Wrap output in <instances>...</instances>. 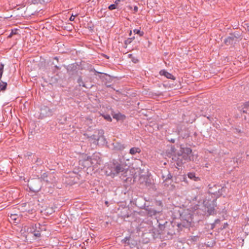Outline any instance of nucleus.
Returning a JSON list of instances; mask_svg holds the SVG:
<instances>
[{"mask_svg": "<svg viewBox=\"0 0 249 249\" xmlns=\"http://www.w3.org/2000/svg\"><path fill=\"white\" fill-rule=\"evenodd\" d=\"M178 153L179 166L186 161L194 160V155L192 150L186 145H180L179 150Z\"/></svg>", "mask_w": 249, "mask_h": 249, "instance_id": "nucleus-1", "label": "nucleus"}, {"mask_svg": "<svg viewBox=\"0 0 249 249\" xmlns=\"http://www.w3.org/2000/svg\"><path fill=\"white\" fill-rule=\"evenodd\" d=\"M124 159L119 157L117 159H113L108 164V168L110 171H127Z\"/></svg>", "mask_w": 249, "mask_h": 249, "instance_id": "nucleus-2", "label": "nucleus"}, {"mask_svg": "<svg viewBox=\"0 0 249 249\" xmlns=\"http://www.w3.org/2000/svg\"><path fill=\"white\" fill-rule=\"evenodd\" d=\"M216 198L213 197L212 200L209 198H206L203 201V205L205 208V211L208 214V215H214L217 213V207L216 205Z\"/></svg>", "mask_w": 249, "mask_h": 249, "instance_id": "nucleus-3", "label": "nucleus"}, {"mask_svg": "<svg viewBox=\"0 0 249 249\" xmlns=\"http://www.w3.org/2000/svg\"><path fill=\"white\" fill-rule=\"evenodd\" d=\"M209 193L213 195V197L216 199L222 196L226 195L228 193V189L224 184L223 186L214 185L213 187L211 186V185H209Z\"/></svg>", "mask_w": 249, "mask_h": 249, "instance_id": "nucleus-4", "label": "nucleus"}, {"mask_svg": "<svg viewBox=\"0 0 249 249\" xmlns=\"http://www.w3.org/2000/svg\"><path fill=\"white\" fill-rule=\"evenodd\" d=\"M242 39V34L240 31H235L229 33V36L224 40L225 45H233L239 42Z\"/></svg>", "mask_w": 249, "mask_h": 249, "instance_id": "nucleus-5", "label": "nucleus"}, {"mask_svg": "<svg viewBox=\"0 0 249 249\" xmlns=\"http://www.w3.org/2000/svg\"><path fill=\"white\" fill-rule=\"evenodd\" d=\"M118 210V215L120 217L123 218L126 221H130L131 219L133 218V214L132 210L128 206H124L121 205L120 206Z\"/></svg>", "mask_w": 249, "mask_h": 249, "instance_id": "nucleus-6", "label": "nucleus"}, {"mask_svg": "<svg viewBox=\"0 0 249 249\" xmlns=\"http://www.w3.org/2000/svg\"><path fill=\"white\" fill-rule=\"evenodd\" d=\"M78 66L77 63H74L69 65L66 68L68 75L73 80H75L78 74H82V72L78 71Z\"/></svg>", "mask_w": 249, "mask_h": 249, "instance_id": "nucleus-7", "label": "nucleus"}, {"mask_svg": "<svg viewBox=\"0 0 249 249\" xmlns=\"http://www.w3.org/2000/svg\"><path fill=\"white\" fill-rule=\"evenodd\" d=\"M146 200L145 198L142 196H136L135 197H132L130 200V203L135 205L136 207L143 209L147 205L146 203Z\"/></svg>", "mask_w": 249, "mask_h": 249, "instance_id": "nucleus-8", "label": "nucleus"}, {"mask_svg": "<svg viewBox=\"0 0 249 249\" xmlns=\"http://www.w3.org/2000/svg\"><path fill=\"white\" fill-rule=\"evenodd\" d=\"M143 173H145V172H138L139 179L142 182L146 181V180L147 179L148 174L149 173V172H147V175H146L145 174H142ZM136 174L137 172H135L134 175H131L132 177H128L125 179H124V180L126 181L130 182V183L135 182L138 178V176Z\"/></svg>", "mask_w": 249, "mask_h": 249, "instance_id": "nucleus-9", "label": "nucleus"}, {"mask_svg": "<svg viewBox=\"0 0 249 249\" xmlns=\"http://www.w3.org/2000/svg\"><path fill=\"white\" fill-rule=\"evenodd\" d=\"M28 186L31 192L37 193L38 192L41 188V181L39 178L37 179L33 178L29 181Z\"/></svg>", "mask_w": 249, "mask_h": 249, "instance_id": "nucleus-10", "label": "nucleus"}, {"mask_svg": "<svg viewBox=\"0 0 249 249\" xmlns=\"http://www.w3.org/2000/svg\"><path fill=\"white\" fill-rule=\"evenodd\" d=\"M160 234L159 231L156 228H151L149 230V232H144L142 234V236L147 240L146 242H148L151 239H154L158 237Z\"/></svg>", "mask_w": 249, "mask_h": 249, "instance_id": "nucleus-11", "label": "nucleus"}, {"mask_svg": "<svg viewBox=\"0 0 249 249\" xmlns=\"http://www.w3.org/2000/svg\"><path fill=\"white\" fill-rule=\"evenodd\" d=\"M178 151H177L174 145H170V149L166 150V154L169 157H172V160L177 161V164L178 166H179V163L178 153Z\"/></svg>", "mask_w": 249, "mask_h": 249, "instance_id": "nucleus-12", "label": "nucleus"}, {"mask_svg": "<svg viewBox=\"0 0 249 249\" xmlns=\"http://www.w3.org/2000/svg\"><path fill=\"white\" fill-rule=\"evenodd\" d=\"M40 111V117L42 118L51 116L55 111V109L54 108H50L47 106H42L41 107Z\"/></svg>", "mask_w": 249, "mask_h": 249, "instance_id": "nucleus-13", "label": "nucleus"}, {"mask_svg": "<svg viewBox=\"0 0 249 249\" xmlns=\"http://www.w3.org/2000/svg\"><path fill=\"white\" fill-rule=\"evenodd\" d=\"M192 222V215L189 213L187 217L184 219V220L182 221L181 223H177V226L179 228L181 229L182 227L188 228L191 226Z\"/></svg>", "mask_w": 249, "mask_h": 249, "instance_id": "nucleus-14", "label": "nucleus"}, {"mask_svg": "<svg viewBox=\"0 0 249 249\" xmlns=\"http://www.w3.org/2000/svg\"><path fill=\"white\" fill-rule=\"evenodd\" d=\"M53 173L50 172H44L43 175H42L40 178H38L39 179H40V181H44L46 182H53L55 179V178L53 176Z\"/></svg>", "mask_w": 249, "mask_h": 249, "instance_id": "nucleus-15", "label": "nucleus"}, {"mask_svg": "<svg viewBox=\"0 0 249 249\" xmlns=\"http://www.w3.org/2000/svg\"><path fill=\"white\" fill-rule=\"evenodd\" d=\"M111 145L113 150L120 152L123 151L126 147V145L119 142H113Z\"/></svg>", "mask_w": 249, "mask_h": 249, "instance_id": "nucleus-16", "label": "nucleus"}, {"mask_svg": "<svg viewBox=\"0 0 249 249\" xmlns=\"http://www.w3.org/2000/svg\"><path fill=\"white\" fill-rule=\"evenodd\" d=\"M94 162L91 161L89 157H87V159L83 161H80V165H81L84 168H87V170H90V167L91 165L94 164Z\"/></svg>", "mask_w": 249, "mask_h": 249, "instance_id": "nucleus-17", "label": "nucleus"}, {"mask_svg": "<svg viewBox=\"0 0 249 249\" xmlns=\"http://www.w3.org/2000/svg\"><path fill=\"white\" fill-rule=\"evenodd\" d=\"M146 212L147 214L149 216H152L153 215H156L158 213L160 212V211H157L153 209L152 206H149V205H146V207L143 209Z\"/></svg>", "mask_w": 249, "mask_h": 249, "instance_id": "nucleus-18", "label": "nucleus"}, {"mask_svg": "<svg viewBox=\"0 0 249 249\" xmlns=\"http://www.w3.org/2000/svg\"><path fill=\"white\" fill-rule=\"evenodd\" d=\"M99 77L103 82H105L106 85H107V83H111L113 79L114 78V77L106 73H104L103 75H99Z\"/></svg>", "mask_w": 249, "mask_h": 249, "instance_id": "nucleus-19", "label": "nucleus"}, {"mask_svg": "<svg viewBox=\"0 0 249 249\" xmlns=\"http://www.w3.org/2000/svg\"><path fill=\"white\" fill-rule=\"evenodd\" d=\"M190 132L188 128L184 127L183 129L178 130V134L183 139H186L190 136Z\"/></svg>", "mask_w": 249, "mask_h": 249, "instance_id": "nucleus-20", "label": "nucleus"}, {"mask_svg": "<svg viewBox=\"0 0 249 249\" xmlns=\"http://www.w3.org/2000/svg\"><path fill=\"white\" fill-rule=\"evenodd\" d=\"M159 74L161 76H164L167 79L173 80L176 79V77L172 74L169 73L165 69L161 70L159 72Z\"/></svg>", "mask_w": 249, "mask_h": 249, "instance_id": "nucleus-21", "label": "nucleus"}, {"mask_svg": "<svg viewBox=\"0 0 249 249\" xmlns=\"http://www.w3.org/2000/svg\"><path fill=\"white\" fill-rule=\"evenodd\" d=\"M36 226V233H35V236L37 238L41 237V231H46L44 227H42L39 223L34 224Z\"/></svg>", "mask_w": 249, "mask_h": 249, "instance_id": "nucleus-22", "label": "nucleus"}, {"mask_svg": "<svg viewBox=\"0 0 249 249\" xmlns=\"http://www.w3.org/2000/svg\"><path fill=\"white\" fill-rule=\"evenodd\" d=\"M82 74H78L76 76V79H75L76 80V82L78 84L79 86L80 87H83L84 88H86L87 89L89 88L87 86V85L84 83L83 80V77L82 76Z\"/></svg>", "mask_w": 249, "mask_h": 249, "instance_id": "nucleus-23", "label": "nucleus"}, {"mask_svg": "<svg viewBox=\"0 0 249 249\" xmlns=\"http://www.w3.org/2000/svg\"><path fill=\"white\" fill-rule=\"evenodd\" d=\"M112 117L114 119H116L117 121H124L126 116L124 114L121 113L120 112H118L117 113H114L112 114Z\"/></svg>", "mask_w": 249, "mask_h": 249, "instance_id": "nucleus-24", "label": "nucleus"}, {"mask_svg": "<svg viewBox=\"0 0 249 249\" xmlns=\"http://www.w3.org/2000/svg\"><path fill=\"white\" fill-rule=\"evenodd\" d=\"M133 242H135L133 240L131 239L130 236L125 237L124 239L122 240V242L127 244V245H134L135 243H133Z\"/></svg>", "mask_w": 249, "mask_h": 249, "instance_id": "nucleus-25", "label": "nucleus"}, {"mask_svg": "<svg viewBox=\"0 0 249 249\" xmlns=\"http://www.w3.org/2000/svg\"><path fill=\"white\" fill-rule=\"evenodd\" d=\"M162 177L163 179L164 180V181H165L166 182H169V183L170 184L171 183L173 176L172 175H171L170 172H168V174L166 175L163 174Z\"/></svg>", "mask_w": 249, "mask_h": 249, "instance_id": "nucleus-26", "label": "nucleus"}, {"mask_svg": "<svg viewBox=\"0 0 249 249\" xmlns=\"http://www.w3.org/2000/svg\"><path fill=\"white\" fill-rule=\"evenodd\" d=\"M36 226L33 224L30 227L27 228L25 231L28 233H33L35 236V233H36Z\"/></svg>", "mask_w": 249, "mask_h": 249, "instance_id": "nucleus-27", "label": "nucleus"}, {"mask_svg": "<svg viewBox=\"0 0 249 249\" xmlns=\"http://www.w3.org/2000/svg\"><path fill=\"white\" fill-rule=\"evenodd\" d=\"M141 152V149L139 147H132L129 150V154L132 155H134L136 153H140Z\"/></svg>", "mask_w": 249, "mask_h": 249, "instance_id": "nucleus-28", "label": "nucleus"}, {"mask_svg": "<svg viewBox=\"0 0 249 249\" xmlns=\"http://www.w3.org/2000/svg\"><path fill=\"white\" fill-rule=\"evenodd\" d=\"M91 161L94 162V164L98 163V160L100 159L99 154H94L91 157H89Z\"/></svg>", "mask_w": 249, "mask_h": 249, "instance_id": "nucleus-29", "label": "nucleus"}, {"mask_svg": "<svg viewBox=\"0 0 249 249\" xmlns=\"http://www.w3.org/2000/svg\"><path fill=\"white\" fill-rule=\"evenodd\" d=\"M7 83L5 82H3V81H0V92H3L5 91L7 89Z\"/></svg>", "mask_w": 249, "mask_h": 249, "instance_id": "nucleus-30", "label": "nucleus"}, {"mask_svg": "<svg viewBox=\"0 0 249 249\" xmlns=\"http://www.w3.org/2000/svg\"><path fill=\"white\" fill-rule=\"evenodd\" d=\"M135 39V36H132L128 38L127 39L124 40V48H126L128 45L130 44L132 41Z\"/></svg>", "mask_w": 249, "mask_h": 249, "instance_id": "nucleus-31", "label": "nucleus"}, {"mask_svg": "<svg viewBox=\"0 0 249 249\" xmlns=\"http://www.w3.org/2000/svg\"><path fill=\"white\" fill-rule=\"evenodd\" d=\"M188 176L190 178L194 179L195 181H197L200 179L199 177L195 176L194 172H188Z\"/></svg>", "mask_w": 249, "mask_h": 249, "instance_id": "nucleus-32", "label": "nucleus"}, {"mask_svg": "<svg viewBox=\"0 0 249 249\" xmlns=\"http://www.w3.org/2000/svg\"><path fill=\"white\" fill-rule=\"evenodd\" d=\"M188 176L190 178L194 179L195 181H197L200 179L199 177L195 176L194 172H188Z\"/></svg>", "mask_w": 249, "mask_h": 249, "instance_id": "nucleus-33", "label": "nucleus"}, {"mask_svg": "<svg viewBox=\"0 0 249 249\" xmlns=\"http://www.w3.org/2000/svg\"><path fill=\"white\" fill-rule=\"evenodd\" d=\"M128 57L130 58L132 62L135 64L138 63L139 62V59L137 57L134 56L131 53H130L128 55Z\"/></svg>", "mask_w": 249, "mask_h": 249, "instance_id": "nucleus-34", "label": "nucleus"}, {"mask_svg": "<svg viewBox=\"0 0 249 249\" xmlns=\"http://www.w3.org/2000/svg\"><path fill=\"white\" fill-rule=\"evenodd\" d=\"M10 218L15 223L18 224L19 222V220L18 219V216L17 214H11Z\"/></svg>", "mask_w": 249, "mask_h": 249, "instance_id": "nucleus-35", "label": "nucleus"}, {"mask_svg": "<svg viewBox=\"0 0 249 249\" xmlns=\"http://www.w3.org/2000/svg\"><path fill=\"white\" fill-rule=\"evenodd\" d=\"M238 110L241 112L243 113H246V114H249V113L248 112V109H246L243 106L241 105L240 106H239L238 107Z\"/></svg>", "mask_w": 249, "mask_h": 249, "instance_id": "nucleus-36", "label": "nucleus"}, {"mask_svg": "<svg viewBox=\"0 0 249 249\" xmlns=\"http://www.w3.org/2000/svg\"><path fill=\"white\" fill-rule=\"evenodd\" d=\"M133 32L135 34H137L140 36H142L144 35V32L141 30V27L139 29H135L133 30Z\"/></svg>", "mask_w": 249, "mask_h": 249, "instance_id": "nucleus-37", "label": "nucleus"}, {"mask_svg": "<svg viewBox=\"0 0 249 249\" xmlns=\"http://www.w3.org/2000/svg\"><path fill=\"white\" fill-rule=\"evenodd\" d=\"M18 30L17 28H14L12 29L11 32L9 35L7 36L8 38H11L13 36L18 34L17 31Z\"/></svg>", "mask_w": 249, "mask_h": 249, "instance_id": "nucleus-38", "label": "nucleus"}, {"mask_svg": "<svg viewBox=\"0 0 249 249\" xmlns=\"http://www.w3.org/2000/svg\"><path fill=\"white\" fill-rule=\"evenodd\" d=\"M242 153L241 154H238L236 156V158H235V160H236V162L237 163H241L243 160L242 159Z\"/></svg>", "mask_w": 249, "mask_h": 249, "instance_id": "nucleus-39", "label": "nucleus"}, {"mask_svg": "<svg viewBox=\"0 0 249 249\" xmlns=\"http://www.w3.org/2000/svg\"><path fill=\"white\" fill-rule=\"evenodd\" d=\"M4 64L0 63V81H1V79L2 77L3 73L4 71Z\"/></svg>", "mask_w": 249, "mask_h": 249, "instance_id": "nucleus-40", "label": "nucleus"}, {"mask_svg": "<svg viewBox=\"0 0 249 249\" xmlns=\"http://www.w3.org/2000/svg\"><path fill=\"white\" fill-rule=\"evenodd\" d=\"M102 116L107 121H108L110 122L112 121V118H111V116H110V115H109L108 114H103Z\"/></svg>", "mask_w": 249, "mask_h": 249, "instance_id": "nucleus-41", "label": "nucleus"}, {"mask_svg": "<svg viewBox=\"0 0 249 249\" xmlns=\"http://www.w3.org/2000/svg\"><path fill=\"white\" fill-rule=\"evenodd\" d=\"M166 140L171 143H174L176 142V139L174 138H171L169 135H167L166 137Z\"/></svg>", "mask_w": 249, "mask_h": 249, "instance_id": "nucleus-42", "label": "nucleus"}, {"mask_svg": "<svg viewBox=\"0 0 249 249\" xmlns=\"http://www.w3.org/2000/svg\"><path fill=\"white\" fill-rule=\"evenodd\" d=\"M90 139H91L92 140H93L95 141V142H93V143H95V142H98V141L99 140L100 138V137L98 136H96L94 134L93 135H92L91 136H90Z\"/></svg>", "mask_w": 249, "mask_h": 249, "instance_id": "nucleus-43", "label": "nucleus"}, {"mask_svg": "<svg viewBox=\"0 0 249 249\" xmlns=\"http://www.w3.org/2000/svg\"><path fill=\"white\" fill-rule=\"evenodd\" d=\"M244 241V240L242 237H238L236 240V242H238L239 243L238 245L240 246L241 247H242L243 246Z\"/></svg>", "mask_w": 249, "mask_h": 249, "instance_id": "nucleus-44", "label": "nucleus"}, {"mask_svg": "<svg viewBox=\"0 0 249 249\" xmlns=\"http://www.w3.org/2000/svg\"><path fill=\"white\" fill-rule=\"evenodd\" d=\"M108 173V172H106V174L107 176H110L112 177H114L115 176H117V175H118L120 172H109V173Z\"/></svg>", "mask_w": 249, "mask_h": 249, "instance_id": "nucleus-45", "label": "nucleus"}, {"mask_svg": "<svg viewBox=\"0 0 249 249\" xmlns=\"http://www.w3.org/2000/svg\"><path fill=\"white\" fill-rule=\"evenodd\" d=\"M108 8L109 10H114L116 9H118V7L115 3H113V4H110L108 6Z\"/></svg>", "mask_w": 249, "mask_h": 249, "instance_id": "nucleus-46", "label": "nucleus"}, {"mask_svg": "<svg viewBox=\"0 0 249 249\" xmlns=\"http://www.w3.org/2000/svg\"><path fill=\"white\" fill-rule=\"evenodd\" d=\"M91 71H92V72H94V75H97L98 74H100V75H103V74H104V72H99L97 71H96L95 69H91L90 70Z\"/></svg>", "mask_w": 249, "mask_h": 249, "instance_id": "nucleus-47", "label": "nucleus"}, {"mask_svg": "<svg viewBox=\"0 0 249 249\" xmlns=\"http://www.w3.org/2000/svg\"><path fill=\"white\" fill-rule=\"evenodd\" d=\"M52 64L54 65V70H60L61 69V67H60V66H58L57 64H56L55 62L53 61L52 62Z\"/></svg>", "mask_w": 249, "mask_h": 249, "instance_id": "nucleus-48", "label": "nucleus"}, {"mask_svg": "<svg viewBox=\"0 0 249 249\" xmlns=\"http://www.w3.org/2000/svg\"><path fill=\"white\" fill-rule=\"evenodd\" d=\"M242 106H243V107L246 108V109H248L249 108V101H247V102H245L244 103H243V105H242Z\"/></svg>", "mask_w": 249, "mask_h": 249, "instance_id": "nucleus-49", "label": "nucleus"}, {"mask_svg": "<svg viewBox=\"0 0 249 249\" xmlns=\"http://www.w3.org/2000/svg\"><path fill=\"white\" fill-rule=\"evenodd\" d=\"M156 205L157 206H160L161 207V209L163 207V203L161 201H156Z\"/></svg>", "mask_w": 249, "mask_h": 249, "instance_id": "nucleus-50", "label": "nucleus"}, {"mask_svg": "<svg viewBox=\"0 0 249 249\" xmlns=\"http://www.w3.org/2000/svg\"><path fill=\"white\" fill-rule=\"evenodd\" d=\"M175 234V232H169V231H168L167 232V234L169 236V238H170V239L172 238L173 235L174 234Z\"/></svg>", "mask_w": 249, "mask_h": 249, "instance_id": "nucleus-51", "label": "nucleus"}, {"mask_svg": "<svg viewBox=\"0 0 249 249\" xmlns=\"http://www.w3.org/2000/svg\"><path fill=\"white\" fill-rule=\"evenodd\" d=\"M191 239L193 241L196 242L199 239V237L198 236H193Z\"/></svg>", "mask_w": 249, "mask_h": 249, "instance_id": "nucleus-52", "label": "nucleus"}, {"mask_svg": "<svg viewBox=\"0 0 249 249\" xmlns=\"http://www.w3.org/2000/svg\"><path fill=\"white\" fill-rule=\"evenodd\" d=\"M65 29H67L68 31L72 30V25H69V26H67V27H65Z\"/></svg>", "mask_w": 249, "mask_h": 249, "instance_id": "nucleus-53", "label": "nucleus"}, {"mask_svg": "<svg viewBox=\"0 0 249 249\" xmlns=\"http://www.w3.org/2000/svg\"><path fill=\"white\" fill-rule=\"evenodd\" d=\"M234 130H235V131H234L235 133H240L242 132L241 130L240 129H239V128H235L234 129Z\"/></svg>", "mask_w": 249, "mask_h": 249, "instance_id": "nucleus-54", "label": "nucleus"}, {"mask_svg": "<svg viewBox=\"0 0 249 249\" xmlns=\"http://www.w3.org/2000/svg\"><path fill=\"white\" fill-rule=\"evenodd\" d=\"M75 16H76V15L75 16H73V14H72V15L69 18V20L71 21H74V17Z\"/></svg>", "mask_w": 249, "mask_h": 249, "instance_id": "nucleus-55", "label": "nucleus"}, {"mask_svg": "<svg viewBox=\"0 0 249 249\" xmlns=\"http://www.w3.org/2000/svg\"><path fill=\"white\" fill-rule=\"evenodd\" d=\"M33 155V153L31 152H27L26 154V155H25L26 157H31Z\"/></svg>", "mask_w": 249, "mask_h": 249, "instance_id": "nucleus-56", "label": "nucleus"}, {"mask_svg": "<svg viewBox=\"0 0 249 249\" xmlns=\"http://www.w3.org/2000/svg\"><path fill=\"white\" fill-rule=\"evenodd\" d=\"M53 60H56L55 61V62H56L55 64H58V62H59V58H58V57H57V56L54 57H53Z\"/></svg>", "mask_w": 249, "mask_h": 249, "instance_id": "nucleus-57", "label": "nucleus"}, {"mask_svg": "<svg viewBox=\"0 0 249 249\" xmlns=\"http://www.w3.org/2000/svg\"><path fill=\"white\" fill-rule=\"evenodd\" d=\"M138 10V8L137 6H134V9H133V11H134V13H136Z\"/></svg>", "mask_w": 249, "mask_h": 249, "instance_id": "nucleus-58", "label": "nucleus"}, {"mask_svg": "<svg viewBox=\"0 0 249 249\" xmlns=\"http://www.w3.org/2000/svg\"><path fill=\"white\" fill-rule=\"evenodd\" d=\"M120 1L121 0H116L114 2V3L118 6Z\"/></svg>", "mask_w": 249, "mask_h": 249, "instance_id": "nucleus-59", "label": "nucleus"}, {"mask_svg": "<svg viewBox=\"0 0 249 249\" xmlns=\"http://www.w3.org/2000/svg\"><path fill=\"white\" fill-rule=\"evenodd\" d=\"M245 25L247 26V30L248 32H249V23H246Z\"/></svg>", "mask_w": 249, "mask_h": 249, "instance_id": "nucleus-60", "label": "nucleus"}, {"mask_svg": "<svg viewBox=\"0 0 249 249\" xmlns=\"http://www.w3.org/2000/svg\"><path fill=\"white\" fill-rule=\"evenodd\" d=\"M127 173L126 172H123V174H122V176H123L124 177H126L127 176Z\"/></svg>", "mask_w": 249, "mask_h": 249, "instance_id": "nucleus-61", "label": "nucleus"}, {"mask_svg": "<svg viewBox=\"0 0 249 249\" xmlns=\"http://www.w3.org/2000/svg\"><path fill=\"white\" fill-rule=\"evenodd\" d=\"M105 203L107 207L109 206V202L107 200L105 201Z\"/></svg>", "mask_w": 249, "mask_h": 249, "instance_id": "nucleus-62", "label": "nucleus"}, {"mask_svg": "<svg viewBox=\"0 0 249 249\" xmlns=\"http://www.w3.org/2000/svg\"><path fill=\"white\" fill-rule=\"evenodd\" d=\"M228 226V224L227 223H224V224L223 225V228L224 229L226 228Z\"/></svg>", "mask_w": 249, "mask_h": 249, "instance_id": "nucleus-63", "label": "nucleus"}, {"mask_svg": "<svg viewBox=\"0 0 249 249\" xmlns=\"http://www.w3.org/2000/svg\"><path fill=\"white\" fill-rule=\"evenodd\" d=\"M104 56L106 59H109V56H108V55H107L106 54H104Z\"/></svg>", "mask_w": 249, "mask_h": 249, "instance_id": "nucleus-64", "label": "nucleus"}]
</instances>
